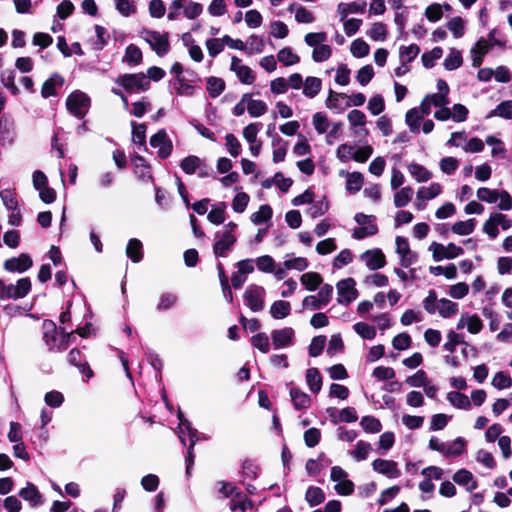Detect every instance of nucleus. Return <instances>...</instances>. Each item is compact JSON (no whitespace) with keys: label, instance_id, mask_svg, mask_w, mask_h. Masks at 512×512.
Segmentation results:
<instances>
[{"label":"nucleus","instance_id":"2","mask_svg":"<svg viewBox=\"0 0 512 512\" xmlns=\"http://www.w3.org/2000/svg\"><path fill=\"white\" fill-rule=\"evenodd\" d=\"M238 225L235 222H228L222 230L214 235L213 253L216 257H227L237 242L235 231Z\"/></svg>","mask_w":512,"mask_h":512},{"label":"nucleus","instance_id":"60","mask_svg":"<svg viewBox=\"0 0 512 512\" xmlns=\"http://www.w3.org/2000/svg\"><path fill=\"white\" fill-rule=\"evenodd\" d=\"M2 84L10 90L13 95L19 94V88L15 85V73L13 70H4L0 74Z\"/></svg>","mask_w":512,"mask_h":512},{"label":"nucleus","instance_id":"30","mask_svg":"<svg viewBox=\"0 0 512 512\" xmlns=\"http://www.w3.org/2000/svg\"><path fill=\"white\" fill-rule=\"evenodd\" d=\"M64 83V79L58 75L54 74L50 78H48L42 85L41 95L44 98H48L50 96H54L56 94V87H61Z\"/></svg>","mask_w":512,"mask_h":512},{"label":"nucleus","instance_id":"6","mask_svg":"<svg viewBox=\"0 0 512 512\" xmlns=\"http://www.w3.org/2000/svg\"><path fill=\"white\" fill-rule=\"evenodd\" d=\"M31 290L29 278H21L16 284H5L0 279V303L6 299L17 300L25 297Z\"/></svg>","mask_w":512,"mask_h":512},{"label":"nucleus","instance_id":"9","mask_svg":"<svg viewBox=\"0 0 512 512\" xmlns=\"http://www.w3.org/2000/svg\"><path fill=\"white\" fill-rule=\"evenodd\" d=\"M354 220L360 226L353 230L352 236L354 239L361 240L373 236L378 232V228L376 224H374L375 216L357 213Z\"/></svg>","mask_w":512,"mask_h":512},{"label":"nucleus","instance_id":"22","mask_svg":"<svg viewBox=\"0 0 512 512\" xmlns=\"http://www.w3.org/2000/svg\"><path fill=\"white\" fill-rule=\"evenodd\" d=\"M182 7L184 8V15L188 19H195L203 11L202 5L197 2H192L188 0H174L172 2V8L180 9Z\"/></svg>","mask_w":512,"mask_h":512},{"label":"nucleus","instance_id":"61","mask_svg":"<svg viewBox=\"0 0 512 512\" xmlns=\"http://www.w3.org/2000/svg\"><path fill=\"white\" fill-rule=\"evenodd\" d=\"M201 161L202 159L197 156H187L181 161L180 167L186 174H193L197 171L199 165H201Z\"/></svg>","mask_w":512,"mask_h":512},{"label":"nucleus","instance_id":"62","mask_svg":"<svg viewBox=\"0 0 512 512\" xmlns=\"http://www.w3.org/2000/svg\"><path fill=\"white\" fill-rule=\"evenodd\" d=\"M354 331L363 339L372 340L376 336V330L373 326L364 323V322H357L353 326Z\"/></svg>","mask_w":512,"mask_h":512},{"label":"nucleus","instance_id":"47","mask_svg":"<svg viewBox=\"0 0 512 512\" xmlns=\"http://www.w3.org/2000/svg\"><path fill=\"white\" fill-rule=\"evenodd\" d=\"M305 500L311 507H314L325 500V494L320 487L311 486L306 491Z\"/></svg>","mask_w":512,"mask_h":512},{"label":"nucleus","instance_id":"5","mask_svg":"<svg viewBox=\"0 0 512 512\" xmlns=\"http://www.w3.org/2000/svg\"><path fill=\"white\" fill-rule=\"evenodd\" d=\"M477 198L489 204L496 203L499 200L498 208L500 210L509 211L512 209V197L505 190L499 192L487 187H481L477 190Z\"/></svg>","mask_w":512,"mask_h":512},{"label":"nucleus","instance_id":"29","mask_svg":"<svg viewBox=\"0 0 512 512\" xmlns=\"http://www.w3.org/2000/svg\"><path fill=\"white\" fill-rule=\"evenodd\" d=\"M467 442L462 437H457L450 443H446L444 457L455 458L462 455L466 450Z\"/></svg>","mask_w":512,"mask_h":512},{"label":"nucleus","instance_id":"43","mask_svg":"<svg viewBox=\"0 0 512 512\" xmlns=\"http://www.w3.org/2000/svg\"><path fill=\"white\" fill-rule=\"evenodd\" d=\"M277 60L284 66H292L300 62V57L291 48L284 47L277 53Z\"/></svg>","mask_w":512,"mask_h":512},{"label":"nucleus","instance_id":"38","mask_svg":"<svg viewBox=\"0 0 512 512\" xmlns=\"http://www.w3.org/2000/svg\"><path fill=\"white\" fill-rule=\"evenodd\" d=\"M132 164L135 173L141 180L146 181L151 179L150 167L142 156H135L132 159Z\"/></svg>","mask_w":512,"mask_h":512},{"label":"nucleus","instance_id":"45","mask_svg":"<svg viewBox=\"0 0 512 512\" xmlns=\"http://www.w3.org/2000/svg\"><path fill=\"white\" fill-rule=\"evenodd\" d=\"M226 204L224 202L213 206L207 215V219L214 225H220L225 221Z\"/></svg>","mask_w":512,"mask_h":512},{"label":"nucleus","instance_id":"8","mask_svg":"<svg viewBox=\"0 0 512 512\" xmlns=\"http://www.w3.org/2000/svg\"><path fill=\"white\" fill-rule=\"evenodd\" d=\"M116 83L128 92L145 91L150 86V81L143 73L121 75L117 78Z\"/></svg>","mask_w":512,"mask_h":512},{"label":"nucleus","instance_id":"63","mask_svg":"<svg viewBox=\"0 0 512 512\" xmlns=\"http://www.w3.org/2000/svg\"><path fill=\"white\" fill-rule=\"evenodd\" d=\"M360 425L368 433H378L382 429L381 422L373 416H365L361 419Z\"/></svg>","mask_w":512,"mask_h":512},{"label":"nucleus","instance_id":"37","mask_svg":"<svg viewBox=\"0 0 512 512\" xmlns=\"http://www.w3.org/2000/svg\"><path fill=\"white\" fill-rule=\"evenodd\" d=\"M252 506H253L252 501L249 500L240 491L235 492L230 501V509L232 511L240 510L241 512H246L247 509L252 508Z\"/></svg>","mask_w":512,"mask_h":512},{"label":"nucleus","instance_id":"34","mask_svg":"<svg viewBox=\"0 0 512 512\" xmlns=\"http://www.w3.org/2000/svg\"><path fill=\"white\" fill-rule=\"evenodd\" d=\"M424 117L421 115V111L416 109H409L405 114V123L408 126L411 133L418 134L421 130L420 121Z\"/></svg>","mask_w":512,"mask_h":512},{"label":"nucleus","instance_id":"3","mask_svg":"<svg viewBox=\"0 0 512 512\" xmlns=\"http://www.w3.org/2000/svg\"><path fill=\"white\" fill-rule=\"evenodd\" d=\"M43 340L50 351L60 352L68 347L72 332L57 333L56 325L51 321L43 323Z\"/></svg>","mask_w":512,"mask_h":512},{"label":"nucleus","instance_id":"28","mask_svg":"<svg viewBox=\"0 0 512 512\" xmlns=\"http://www.w3.org/2000/svg\"><path fill=\"white\" fill-rule=\"evenodd\" d=\"M68 362L71 365L76 366L82 374L87 376V378L92 377L93 372L89 365L86 362H82V354L80 350L76 348L72 349L68 354Z\"/></svg>","mask_w":512,"mask_h":512},{"label":"nucleus","instance_id":"20","mask_svg":"<svg viewBox=\"0 0 512 512\" xmlns=\"http://www.w3.org/2000/svg\"><path fill=\"white\" fill-rule=\"evenodd\" d=\"M231 70L235 72L240 82L244 84H252L255 80V75L250 67L242 64V61L233 56L231 59Z\"/></svg>","mask_w":512,"mask_h":512},{"label":"nucleus","instance_id":"19","mask_svg":"<svg viewBox=\"0 0 512 512\" xmlns=\"http://www.w3.org/2000/svg\"><path fill=\"white\" fill-rule=\"evenodd\" d=\"M32 264V258L28 254L22 253L18 257L7 259L4 262V268L9 272L22 273L27 271Z\"/></svg>","mask_w":512,"mask_h":512},{"label":"nucleus","instance_id":"26","mask_svg":"<svg viewBox=\"0 0 512 512\" xmlns=\"http://www.w3.org/2000/svg\"><path fill=\"white\" fill-rule=\"evenodd\" d=\"M290 397L296 410L308 409L311 405V398L301 389L292 387L290 389Z\"/></svg>","mask_w":512,"mask_h":512},{"label":"nucleus","instance_id":"51","mask_svg":"<svg viewBox=\"0 0 512 512\" xmlns=\"http://www.w3.org/2000/svg\"><path fill=\"white\" fill-rule=\"evenodd\" d=\"M447 341L443 345V349L449 353H454L457 345L465 344L463 335L455 332L449 331L447 333Z\"/></svg>","mask_w":512,"mask_h":512},{"label":"nucleus","instance_id":"11","mask_svg":"<svg viewBox=\"0 0 512 512\" xmlns=\"http://www.w3.org/2000/svg\"><path fill=\"white\" fill-rule=\"evenodd\" d=\"M266 291L262 286L251 284L243 295L244 302L253 312H259L264 308V298Z\"/></svg>","mask_w":512,"mask_h":512},{"label":"nucleus","instance_id":"55","mask_svg":"<svg viewBox=\"0 0 512 512\" xmlns=\"http://www.w3.org/2000/svg\"><path fill=\"white\" fill-rule=\"evenodd\" d=\"M251 344L260 352L267 354L270 351L269 337L266 333H258L251 337Z\"/></svg>","mask_w":512,"mask_h":512},{"label":"nucleus","instance_id":"57","mask_svg":"<svg viewBox=\"0 0 512 512\" xmlns=\"http://www.w3.org/2000/svg\"><path fill=\"white\" fill-rule=\"evenodd\" d=\"M267 109V104L262 100H248L247 111L251 117H260L267 112Z\"/></svg>","mask_w":512,"mask_h":512},{"label":"nucleus","instance_id":"16","mask_svg":"<svg viewBox=\"0 0 512 512\" xmlns=\"http://www.w3.org/2000/svg\"><path fill=\"white\" fill-rule=\"evenodd\" d=\"M360 260L370 270H378L386 265V257L381 249L374 248L363 252L360 255Z\"/></svg>","mask_w":512,"mask_h":512},{"label":"nucleus","instance_id":"7","mask_svg":"<svg viewBox=\"0 0 512 512\" xmlns=\"http://www.w3.org/2000/svg\"><path fill=\"white\" fill-rule=\"evenodd\" d=\"M90 99L81 91L72 92L66 99V107L77 118H83L89 109Z\"/></svg>","mask_w":512,"mask_h":512},{"label":"nucleus","instance_id":"56","mask_svg":"<svg viewBox=\"0 0 512 512\" xmlns=\"http://www.w3.org/2000/svg\"><path fill=\"white\" fill-rule=\"evenodd\" d=\"M461 65L462 55L460 51L456 50L455 48H452L444 60V67L447 70L452 71L459 68Z\"/></svg>","mask_w":512,"mask_h":512},{"label":"nucleus","instance_id":"58","mask_svg":"<svg viewBox=\"0 0 512 512\" xmlns=\"http://www.w3.org/2000/svg\"><path fill=\"white\" fill-rule=\"evenodd\" d=\"M225 89V82L217 77L207 79V91L212 98L219 96Z\"/></svg>","mask_w":512,"mask_h":512},{"label":"nucleus","instance_id":"25","mask_svg":"<svg viewBox=\"0 0 512 512\" xmlns=\"http://www.w3.org/2000/svg\"><path fill=\"white\" fill-rule=\"evenodd\" d=\"M491 45L487 40L481 38L477 41L475 46L471 49L472 65L473 67H480L483 62L484 55L489 51Z\"/></svg>","mask_w":512,"mask_h":512},{"label":"nucleus","instance_id":"1","mask_svg":"<svg viewBox=\"0 0 512 512\" xmlns=\"http://www.w3.org/2000/svg\"><path fill=\"white\" fill-rule=\"evenodd\" d=\"M424 310L430 314H438L442 318H451L455 316L459 307L458 304L447 299H438L435 290H429L427 296L422 301Z\"/></svg>","mask_w":512,"mask_h":512},{"label":"nucleus","instance_id":"59","mask_svg":"<svg viewBox=\"0 0 512 512\" xmlns=\"http://www.w3.org/2000/svg\"><path fill=\"white\" fill-rule=\"evenodd\" d=\"M272 217V208L269 205H261L259 210L257 212H254L250 219L251 221L258 225L262 224L268 220H270Z\"/></svg>","mask_w":512,"mask_h":512},{"label":"nucleus","instance_id":"13","mask_svg":"<svg viewBox=\"0 0 512 512\" xmlns=\"http://www.w3.org/2000/svg\"><path fill=\"white\" fill-rule=\"evenodd\" d=\"M429 251L432 252L433 259L435 261H441L443 259H454L463 254V249L454 243H449L447 246L443 244L432 242L429 246Z\"/></svg>","mask_w":512,"mask_h":512},{"label":"nucleus","instance_id":"46","mask_svg":"<svg viewBox=\"0 0 512 512\" xmlns=\"http://www.w3.org/2000/svg\"><path fill=\"white\" fill-rule=\"evenodd\" d=\"M413 189L409 186L403 187L398 190L394 195V205L397 208L405 207L412 199Z\"/></svg>","mask_w":512,"mask_h":512},{"label":"nucleus","instance_id":"40","mask_svg":"<svg viewBox=\"0 0 512 512\" xmlns=\"http://www.w3.org/2000/svg\"><path fill=\"white\" fill-rule=\"evenodd\" d=\"M185 424H187V429L189 432V440H190L188 456L186 458V473L190 474V469L194 463L193 448H194V445L196 444V442L198 441V438H197V430H195L191 427V424L189 423V421H185Z\"/></svg>","mask_w":512,"mask_h":512},{"label":"nucleus","instance_id":"23","mask_svg":"<svg viewBox=\"0 0 512 512\" xmlns=\"http://www.w3.org/2000/svg\"><path fill=\"white\" fill-rule=\"evenodd\" d=\"M19 496L23 500L30 502L32 507H37L43 504L42 495L37 487L30 482L27 483L26 487L19 491Z\"/></svg>","mask_w":512,"mask_h":512},{"label":"nucleus","instance_id":"36","mask_svg":"<svg viewBox=\"0 0 512 512\" xmlns=\"http://www.w3.org/2000/svg\"><path fill=\"white\" fill-rule=\"evenodd\" d=\"M306 383L313 393H318L322 388V377L317 368H309L306 371Z\"/></svg>","mask_w":512,"mask_h":512},{"label":"nucleus","instance_id":"64","mask_svg":"<svg viewBox=\"0 0 512 512\" xmlns=\"http://www.w3.org/2000/svg\"><path fill=\"white\" fill-rule=\"evenodd\" d=\"M124 60L130 65L139 64L142 60L141 50L133 44L129 45L126 48Z\"/></svg>","mask_w":512,"mask_h":512},{"label":"nucleus","instance_id":"31","mask_svg":"<svg viewBox=\"0 0 512 512\" xmlns=\"http://www.w3.org/2000/svg\"><path fill=\"white\" fill-rule=\"evenodd\" d=\"M453 480L459 485L466 486L469 492L474 491L477 488V482L473 480V475L466 469H460L453 475Z\"/></svg>","mask_w":512,"mask_h":512},{"label":"nucleus","instance_id":"49","mask_svg":"<svg viewBox=\"0 0 512 512\" xmlns=\"http://www.w3.org/2000/svg\"><path fill=\"white\" fill-rule=\"evenodd\" d=\"M420 48L416 44H411L409 46H401L399 50V58L400 62L403 64H407L413 61L419 54Z\"/></svg>","mask_w":512,"mask_h":512},{"label":"nucleus","instance_id":"18","mask_svg":"<svg viewBox=\"0 0 512 512\" xmlns=\"http://www.w3.org/2000/svg\"><path fill=\"white\" fill-rule=\"evenodd\" d=\"M372 468L375 472L382 474L390 479L398 478L401 475V471L398 468L397 462L386 459H375L372 462Z\"/></svg>","mask_w":512,"mask_h":512},{"label":"nucleus","instance_id":"12","mask_svg":"<svg viewBox=\"0 0 512 512\" xmlns=\"http://www.w3.org/2000/svg\"><path fill=\"white\" fill-rule=\"evenodd\" d=\"M347 472L339 466L331 469L330 478L335 482V491L340 495H350L354 491V484L348 478Z\"/></svg>","mask_w":512,"mask_h":512},{"label":"nucleus","instance_id":"27","mask_svg":"<svg viewBox=\"0 0 512 512\" xmlns=\"http://www.w3.org/2000/svg\"><path fill=\"white\" fill-rule=\"evenodd\" d=\"M341 176H346V189L348 192L355 194L363 186L364 179L363 175L360 172H340Z\"/></svg>","mask_w":512,"mask_h":512},{"label":"nucleus","instance_id":"14","mask_svg":"<svg viewBox=\"0 0 512 512\" xmlns=\"http://www.w3.org/2000/svg\"><path fill=\"white\" fill-rule=\"evenodd\" d=\"M396 253L400 256L401 266L407 268L415 264L418 260L416 252L410 249L408 240L402 236H397L395 239Z\"/></svg>","mask_w":512,"mask_h":512},{"label":"nucleus","instance_id":"53","mask_svg":"<svg viewBox=\"0 0 512 512\" xmlns=\"http://www.w3.org/2000/svg\"><path fill=\"white\" fill-rule=\"evenodd\" d=\"M453 233L466 236L471 234L475 229V219H468L466 221H458L452 225Z\"/></svg>","mask_w":512,"mask_h":512},{"label":"nucleus","instance_id":"21","mask_svg":"<svg viewBox=\"0 0 512 512\" xmlns=\"http://www.w3.org/2000/svg\"><path fill=\"white\" fill-rule=\"evenodd\" d=\"M347 119L351 127L357 128L354 132L355 135L366 137L369 134V131L365 128L367 122L366 115L362 111L357 109L351 110L347 114Z\"/></svg>","mask_w":512,"mask_h":512},{"label":"nucleus","instance_id":"4","mask_svg":"<svg viewBox=\"0 0 512 512\" xmlns=\"http://www.w3.org/2000/svg\"><path fill=\"white\" fill-rule=\"evenodd\" d=\"M140 37L149 44L151 49L160 57L166 55L170 50L169 34L154 30L142 29Z\"/></svg>","mask_w":512,"mask_h":512},{"label":"nucleus","instance_id":"44","mask_svg":"<svg viewBox=\"0 0 512 512\" xmlns=\"http://www.w3.org/2000/svg\"><path fill=\"white\" fill-rule=\"evenodd\" d=\"M371 451V444L360 440L356 443L355 448L350 452V455L354 458L355 461L359 462L366 460Z\"/></svg>","mask_w":512,"mask_h":512},{"label":"nucleus","instance_id":"32","mask_svg":"<svg viewBox=\"0 0 512 512\" xmlns=\"http://www.w3.org/2000/svg\"><path fill=\"white\" fill-rule=\"evenodd\" d=\"M448 402L457 409L470 410L471 401L470 398L460 392L451 391L447 394Z\"/></svg>","mask_w":512,"mask_h":512},{"label":"nucleus","instance_id":"54","mask_svg":"<svg viewBox=\"0 0 512 512\" xmlns=\"http://www.w3.org/2000/svg\"><path fill=\"white\" fill-rule=\"evenodd\" d=\"M366 35L374 41H384L387 37V29L385 24L381 22L373 23Z\"/></svg>","mask_w":512,"mask_h":512},{"label":"nucleus","instance_id":"50","mask_svg":"<svg viewBox=\"0 0 512 512\" xmlns=\"http://www.w3.org/2000/svg\"><path fill=\"white\" fill-rule=\"evenodd\" d=\"M301 283L305 286V288L309 291H314L318 288V286L322 283V277L320 274L316 272H307L304 273L301 278Z\"/></svg>","mask_w":512,"mask_h":512},{"label":"nucleus","instance_id":"33","mask_svg":"<svg viewBox=\"0 0 512 512\" xmlns=\"http://www.w3.org/2000/svg\"><path fill=\"white\" fill-rule=\"evenodd\" d=\"M269 312L274 319H284L290 315L291 305L288 301L277 300L272 303Z\"/></svg>","mask_w":512,"mask_h":512},{"label":"nucleus","instance_id":"52","mask_svg":"<svg viewBox=\"0 0 512 512\" xmlns=\"http://www.w3.org/2000/svg\"><path fill=\"white\" fill-rule=\"evenodd\" d=\"M498 116L504 119H512V100L501 102L493 109L488 117Z\"/></svg>","mask_w":512,"mask_h":512},{"label":"nucleus","instance_id":"48","mask_svg":"<svg viewBox=\"0 0 512 512\" xmlns=\"http://www.w3.org/2000/svg\"><path fill=\"white\" fill-rule=\"evenodd\" d=\"M126 255L135 263L142 259V243L138 239H130L126 248Z\"/></svg>","mask_w":512,"mask_h":512},{"label":"nucleus","instance_id":"39","mask_svg":"<svg viewBox=\"0 0 512 512\" xmlns=\"http://www.w3.org/2000/svg\"><path fill=\"white\" fill-rule=\"evenodd\" d=\"M407 170L417 182H426L432 177V173L429 170L417 163L409 164Z\"/></svg>","mask_w":512,"mask_h":512},{"label":"nucleus","instance_id":"35","mask_svg":"<svg viewBox=\"0 0 512 512\" xmlns=\"http://www.w3.org/2000/svg\"><path fill=\"white\" fill-rule=\"evenodd\" d=\"M366 8V2H353L350 4L339 3L337 12L341 16V21L345 20L349 13H363Z\"/></svg>","mask_w":512,"mask_h":512},{"label":"nucleus","instance_id":"10","mask_svg":"<svg viewBox=\"0 0 512 512\" xmlns=\"http://www.w3.org/2000/svg\"><path fill=\"white\" fill-rule=\"evenodd\" d=\"M337 301L341 305H349L357 299L358 291L356 289V282L353 278L348 277L342 279L336 284Z\"/></svg>","mask_w":512,"mask_h":512},{"label":"nucleus","instance_id":"15","mask_svg":"<svg viewBox=\"0 0 512 512\" xmlns=\"http://www.w3.org/2000/svg\"><path fill=\"white\" fill-rule=\"evenodd\" d=\"M150 145L158 149V156L160 158H167L172 153L173 145L164 129L151 136Z\"/></svg>","mask_w":512,"mask_h":512},{"label":"nucleus","instance_id":"41","mask_svg":"<svg viewBox=\"0 0 512 512\" xmlns=\"http://www.w3.org/2000/svg\"><path fill=\"white\" fill-rule=\"evenodd\" d=\"M290 12H295V20L298 23H312L315 20V17L312 12L307 10L303 6H296L295 4H291L288 8Z\"/></svg>","mask_w":512,"mask_h":512},{"label":"nucleus","instance_id":"17","mask_svg":"<svg viewBox=\"0 0 512 512\" xmlns=\"http://www.w3.org/2000/svg\"><path fill=\"white\" fill-rule=\"evenodd\" d=\"M295 331L291 327L275 329L271 332L272 345L274 349H282L293 345Z\"/></svg>","mask_w":512,"mask_h":512},{"label":"nucleus","instance_id":"24","mask_svg":"<svg viewBox=\"0 0 512 512\" xmlns=\"http://www.w3.org/2000/svg\"><path fill=\"white\" fill-rule=\"evenodd\" d=\"M322 89V80L318 77L308 76L303 80L302 94L309 98H315Z\"/></svg>","mask_w":512,"mask_h":512},{"label":"nucleus","instance_id":"42","mask_svg":"<svg viewBox=\"0 0 512 512\" xmlns=\"http://www.w3.org/2000/svg\"><path fill=\"white\" fill-rule=\"evenodd\" d=\"M442 192V186L439 183H432L429 186H422L417 191V197L420 199L432 200Z\"/></svg>","mask_w":512,"mask_h":512}]
</instances>
